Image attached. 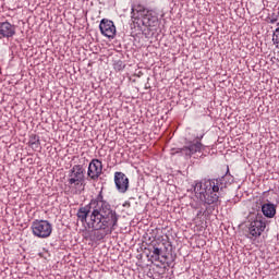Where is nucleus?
Returning <instances> with one entry per match:
<instances>
[{"label": "nucleus", "mask_w": 279, "mask_h": 279, "mask_svg": "<svg viewBox=\"0 0 279 279\" xmlns=\"http://www.w3.org/2000/svg\"><path fill=\"white\" fill-rule=\"evenodd\" d=\"M76 217L81 220V223H84L88 217H92L94 222L99 223L102 220L105 223H112L117 217L119 218V214L108 201L104 199V191L100 190L98 195L90 199L89 204L78 208Z\"/></svg>", "instance_id": "1"}, {"label": "nucleus", "mask_w": 279, "mask_h": 279, "mask_svg": "<svg viewBox=\"0 0 279 279\" xmlns=\"http://www.w3.org/2000/svg\"><path fill=\"white\" fill-rule=\"evenodd\" d=\"M253 210H256L257 214L250 223L248 232L251 236L258 239L265 232V228H267V219L276 217V205L274 203L263 204V202H256Z\"/></svg>", "instance_id": "2"}, {"label": "nucleus", "mask_w": 279, "mask_h": 279, "mask_svg": "<svg viewBox=\"0 0 279 279\" xmlns=\"http://www.w3.org/2000/svg\"><path fill=\"white\" fill-rule=\"evenodd\" d=\"M195 197L199 199L201 203H191V207L195 210L202 208V204L210 206L211 204H217L219 202V180H207L204 182H198L194 186Z\"/></svg>", "instance_id": "3"}, {"label": "nucleus", "mask_w": 279, "mask_h": 279, "mask_svg": "<svg viewBox=\"0 0 279 279\" xmlns=\"http://www.w3.org/2000/svg\"><path fill=\"white\" fill-rule=\"evenodd\" d=\"M133 23L141 21L144 27H147L149 32H156V27L160 24L158 21V14L154 10L146 9L145 7L138 5L136 9H132L131 12Z\"/></svg>", "instance_id": "4"}, {"label": "nucleus", "mask_w": 279, "mask_h": 279, "mask_svg": "<svg viewBox=\"0 0 279 279\" xmlns=\"http://www.w3.org/2000/svg\"><path fill=\"white\" fill-rule=\"evenodd\" d=\"M84 223L87 225V228H92L94 231V239L96 241H104L108 234H112L117 228H119V217H116V219L112 222H104V220H100V222H95L93 217L86 218V221Z\"/></svg>", "instance_id": "5"}, {"label": "nucleus", "mask_w": 279, "mask_h": 279, "mask_svg": "<svg viewBox=\"0 0 279 279\" xmlns=\"http://www.w3.org/2000/svg\"><path fill=\"white\" fill-rule=\"evenodd\" d=\"M32 232L38 239H49L53 232V226L49 220H34L32 222Z\"/></svg>", "instance_id": "6"}, {"label": "nucleus", "mask_w": 279, "mask_h": 279, "mask_svg": "<svg viewBox=\"0 0 279 279\" xmlns=\"http://www.w3.org/2000/svg\"><path fill=\"white\" fill-rule=\"evenodd\" d=\"M84 175V166L74 165L69 173L68 184L70 189H77V186H86Z\"/></svg>", "instance_id": "7"}, {"label": "nucleus", "mask_w": 279, "mask_h": 279, "mask_svg": "<svg viewBox=\"0 0 279 279\" xmlns=\"http://www.w3.org/2000/svg\"><path fill=\"white\" fill-rule=\"evenodd\" d=\"M104 173V163L99 159H93L87 169V177L93 182H97L99 177Z\"/></svg>", "instance_id": "8"}, {"label": "nucleus", "mask_w": 279, "mask_h": 279, "mask_svg": "<svg viewBox=\"0 0 279 279\" xmlns=\"http://www.w3.org/2000/svg\"><path fill=\"white\" fill-rule=\"evenodd\" d=\"M100 34L107 38H114L117 36V26L114 22L108 19H102L99 24Z\"/></svg>", "instance_id": "9"}, {"label": "nucleus", "mask_w": 279, "mask_h": 279, "mask_svg": "<svg viewBox=\"0 0 279 279\" xmlns=\"http://www.w3.org/2000/svg\"><path fill=\"white\" fill-rule=\"evenodd\" d=\"M114 183L119 193H128V189H130V179L123 172L114 173Z\"/></svg>", "instance_id": "10"}, {"label": "nucleus", "mask_w": 279, "mask_h": 279, "mask_svg": "<svg viewBox=\"0 0 279 279\" xmlns=\"http://www.w3.org/2000/svg\"><path fill=\"white\" fill-rule=\"evenodd\" d=\"M197 151H202V142L190 143L187 146L178 148L173 154H182L183 156L191 158V156L197 154Z\"/></svg>", "instance_id": "11"}, {"label": "nucleus", "mask_w": 279, "mask_h": 279, "mask_svg": "<svg viewBox=\"0 0 279 279\" xmlns=\"http://www.w3.org/2000/svg\"><path fill=\"white\" fill-rule=\"evenodd\" d=\"M16 34V26L10 22H0V40L1 38H12Z\"/></svg>", "instance_id": "12"}, {"label": "nucleus", "mask_w": 279, "mask_h": 279, "mask_svg": "<svg viewBox=\"0 0 279 279\" xmlns=\"http://www.w3.org/2000/svg\"><path fill=\"white\" fill-rule=\"evenodd\" d=\"M28 145L32 149L38 151V149H40V137L36 134H32L29 136Z\"/></svg>", "instance_id": "13"}, {"label": "nucleus", "mask_w": 279, "mask_h": 279, "mask_svg": "<svg viewBox=\"0 0 279 279\" xmlns=\"http://www.w3.org/2000/svg\"><path fill=\"white\" fill-rule=\"evenodd\" d=\"M151 252H153L151 258H154V260H160V254H162V247H158L156 246V244H154Z\"/></svg>", "instance_id": "14"}, {"label": "nucleus", "mask_w": 279, "mask_h": 279, "mask_svg": "<svg viewBox=\"0 0 279 279\" xmlns=\"http://www.w3.org/2000/svg\"><path fill=\"white\" fill-rule=\"evenodd\" d=\"M116 71H123L125 69V64H123V61H118L114 63Z\"/></svg>", "instance_id": "15"}, {"label": "nucleus", "mask_w": 279, "mask_h": 279, "mask_svg": "<svg viewBox=\"0 0 279 279\" xmlns=\"http://www.w3.org/2000/svg\"><path fill=\"white\" fill-rule=\"evenodd\" d=\"M202 215H204V209L198 210V213L196 214V217H202Z\"/></svg>", "instance_id": "16"}, {"label": "nucleus", "mask_w": 279, "mask_h": 279, "mask_svg": "<svg viewBox=\"0 0 279 279\" xmlns=\"http://www.w3.org/2000/svg\"><path fill=\"white\" fill-rule=\"evenodd\" d=\"M275 22H276V20H271V21H270V23H275Z\"/></svg>", "instance_id": "17"}]
</instances>
